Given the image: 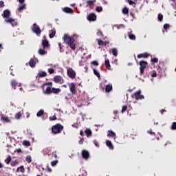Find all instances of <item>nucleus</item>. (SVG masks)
<instances>
[{"label": "nucleus", "mask_w": 176, "mask_h": 176, "mask_svg": "<svg viewBox=\"0 0 176 176\" xmlns=\"http://www.w3.org/2000/svg\"><path fill=\"white\" fill-rule=\"evenodd\" d=\"M87 19L89 21H96V20H97V16L94 13H90L87 15Z\"/></svg>", "instance_id": "obj_12"}, {"label": "nucleus", "mask_w": 176, "mask_h": 176, "mask_svg": "<svg viewBox=\"0 0 176 176\" xmlns=\"http://www.w3.org/2000/svg\"><path fill=\"white\" fill-rule=\"evenodd\" d=\"M63 12H65V13H69L70 14H72V13H74V10L71 8L65 7L63 8Z\"/></svg>", "instance_id": "obj_14"}, {"label": "nucleus", "mask_w": 176, "mask_h": 176, "mask_svg": "<svg viewBox=\"0 0 176 176\" xmlns=\"http://www.w3.org/2000/svg\"><path fill=\"white\" fill-rule=\"evenodd\" d=\"M45 94H52V85L47 87Z\"/></svg>", "instance_id": "obj_23"}, {"label": "nucleus", "mask_w": 176, "mask_h": 176, "mask_svg": "<svg viewBox=\"0 0 176 176\" xmlns=\"http://www.w3.org/2000/svg\"><path fill=\"white\" fill-rule=\"evenodd\" d=\"M96 12H98L100 13V12H102V7H101V6H98V7H96Z\"/></svg>", "instance_id": "obj_49"}, {"label": "nucleus", "mask_w": 176, "mask_h": 176, "mask_svg": "<svg viewBox=\"0 0 176 176\" xmlns=\"http://www.w3.org/2000/svg\"><path fill=\"white\" fill-rule=\"evenodd\" d=\"M19 170V171L22 173H25V169L24 168L23 166H21L17 168V171Z\"/></svg>", "instance_id": "obj_35"}, {"label": "nucleus", "mask_w": 176, "mask_h": 176, "mask_svg": "<svg viewBox=\"0 0 176 176\" xmlns=\"http://www.w3.org/2000/svg\"><path fill=\"white\" fill-rule=\"evenodd\" d=\"M32 31L36 35H39L41 34V32H42V31L41 30V28L38 25H36V23L33 24Z\"/></svg>", "instance_id": "obj_7"}, {"label": "nucleus", "mask_w": 176, "mask_h": 176, "mask_svg": "<svg viewBox=\"0 0 176 176\" xmlns=\"http://www.w3.org/2000/svg\"><path fill=\"white\" fill-rule=\"evenodd\" d=\"M57 163H58V160H54L51 162V165L52 166V167H54V166H56Z\"/></svg>", "instance_id": "obj_45"}, {"label": "nucleus", "mask_w": 176, "mask_h": 176, "mask_svg": "<svg viewBox=\"0 0 176 176\" xmlns=\"http://www.w3.org/2000/svg\"><path fill=\"white\" fill-rule=\"evenodd\" d=\"M158 21H163V14L159 13L157 15Z\"/></svg>", "instance_id": "obj_43"}, {"label": "nucleus", "mask_w": 176, "mask_h": 176, "mask_svg": "<svg viewBox=\"0 0 176 176\" xmlns=\"http://www.w3.org/2000/svg\"><path fill=\"white\" fill-rule=\"evenodd\" d=\"M149 57V54L143 53L138 55V58H148Z\"/></svg>", "instance_id": "obj_16"}, {"label": "nucleus", "mask_w": 176, "mask_h": 176, "mask_svg": "<svg viewBox=\"0 0 176 176\" xmlns=\"http://www.w3.org/2000/svg\"><path fill=\"white\" fill-rule=\"evenodd\" d=\"M46 75H47V74H46L45 72H40L38 73V76H39V78H45Z\"/></svg>", "instance_id": "obj_29"}, {"label": "nucleus", "mask_w": 176, "mask_h": 176, "mask_svg": "<svg viewBox=\"0 0 176 176\" xmlns=\"http://www.w3.org/2000/svg\"><path fill=\"white\" fill-rule=\"evenodd\" d=\"M111 52L114 57H118V50L116 48H112Z\"/></svg>", "instance_id": "obj_26"}, {"label": "nucleus", "mask_w": 176, "mask_h": 176, "mask_svg": "<svg viewBox=\"0 0 176 176\" xmlns=\"http://www.w3.org/2000/svg\"><path fill=\"white\" fill-rule=\"evenodd\" d=\"M52 93H53V94H58L61 93V89L52 88Z\"/></svg>", "instance_id": "obj_18"}, {"label": "nucleus", "mask_w": 176, "mask_h": 176, "mask_svg": "<svg viewBox=\"0 0 176 176\" xmlns=\"http://www.w3.org/2000/svg\"><path fill=\"white\" fill-rule=\"evenodd\" d=\"M38 53L40 56H45V54H47V52L45 50V48L38 49Z\"/></svg>", "instance_id": "obj_15"}, {"label": "nucleus", "mask_w": 176, "mask_h": 176, "mask_svg": "<svg viewBox=\"0 0 176 176\" xmlns=\"http://www.w3.org/2000/svg\"><path fill=\"white\" fill-rule=\"evenodd\" d=\"M63 39L65 43L67 45H69L70 43H74V42H75V38H74V36H70L69 34H64Z\"/></svg>", "instance_id": "obj_3"}, {"label": "nucleus", "mask_w": 176, "mask_h": 176, "mask_svg": "<svg viewBox=\"0 0 176 176\" xmlns=\"http://www.w3.org/2000/svg\"><path fill=\"white\" fill-rule=\"evenodd\" d=\"M63 130H64V126L61 125V124H56L52 127L53 134H60Z\"/></svg>", "instance_id": "obj_1"}, {"label": "nucleus", "mask_w": 176, "mask_h": 176, "mask_svg": "<svg viewBox=\"0 0 176 176\" xmlns=\"http://www.w3.org/2000/svg\"><path fill=\"white\" fill-rule=\"evenodd\" d=\"M18 163H19V162H17V160L11 161L10 165H11L12 167H14V166H17V164H18Z\"/></svg>", "instance_id": "obj_40"}, {"label": "nucleus", "mask_w": 176, "mask_h": 176, "mask_svg": "<svg viewBox=\"0 0 176 176\" xmlns=\"http://www.w3.org/2000/svg\"><path fill=\"white\" fill-rule=\"evenodd\" d=\"M12 162V157L9 155L6 160H5V163L6 164H9Z\"/></svg>", "instance_id": "obj_34"}, {"label": "nucleus", "mask_w": 176, "mask_h": 176, "mask_svg": "<svg viewBox=\"0 0 176 176\" xmlns=\"http://www.w3.org/2000/svg\"><path fill=\"white\" fill-rule=\"evenodd\" d=\"M128 3H129V5H135V3L133 2L132 0H127Z\"/></svg>", "instance_id": "obj_61"}, {"label": "nucleus", "mask_w": 176, "mask_h": 176, "mask_svg": "<svg viewBox=\"0 0 176 176\" xmlns=\"http://www.w3.org/2000/svg\"><path fill=\"white\" fill-rule=\"evenodd\" d=\"M54 82H55V83H59L60 85H63V83H64V79H63L61 76H55L54 77Z\"/></svg>", "instance_id": "obj_8"}, {"label": "nucleus", "mask_w": 176, "mask_h": 176, "mask_svg": "<svg viewBox=\"0 0 176 176\" xmlns=\"http://www.w3.org/2000/svg\"><path fill=\"white\" fill-rule=\"evenodd\" d=\"M171 130H176V122H174L171 126Z\"/></svg>", "instance_id": "obj_52"}, {"label": "nucleus", "mask_w": 176, "mask_h": 176, "mask_svg": "<svg viewBox=\"0 0 176 176\" xmlns=\"http://www.w3.org/2000/svg\"><path fill=\"white\" fill-rule=\"evenodd\" d=\"M49 152H50L49 148L43 149V155H49Z\"/></svg>", "instance_id": "obj_38"}, {"label": "nucleus", "mask_w": 176, "mask_h": 176, "mask_svg": "<svg viewBox=\"0 0 176 176\" xmlns=\"http://www.w3.org/2000/svg\"><path fill=\"white\" fill-rule=\"evenodd\" d=\"M1 16H2L3 19H6V20H8V19L12 18V17H10V11H9V10H5L3 12V14H1Z\"/></svg>", "instance_id": "obj_10"}, {"label": "nucleus", "mask_w": 176, "mask_h": 176, "mask_svg": "<svg viewBox=\"0 0 176 176\" xmlns=\"http://www.w3.org/2000/svg\"><path fill=\"white\" fill-rule=\"evenodd\" d=\"M48 72L50 74H54V69H53L52 68H50V69H48Z\"/></svg>", "instance_id": "obj_59"}, {"label": "nucleus", "mask_w": 176, "mask_h": 176, "mask_svg": "<svg viewBox=\"0 0 176 176\" xmlns=\"http://www.w3.org/2000/svg\"><path fill=\"white\" fill-rule=\"evenodd\" d=\"M2 8H5V2L0 1V9H2Z\"/></svg>", "instance_id": "obj_54"}, {"label": "nucleus", "mask_w": 176, "mask_h": 176, "mask_svg": "<svg viewBox=\"0 0 176 176\" xmlns=\"http://www.w3.org/2000/svg\"><path fill=\"white\" fill-rule=\"evenodd\" d=\"M16 152H17V153H21V148H17V149L16 150Z\"/></svg>", "instance_id": "obj_64"}, {"label": "nucleus", "mask_w": 176, "mask_h": 176, "mask_svg": "<svg viewBox=\"0 0 176 176\" xmlns=\"http://www.w3.org/2000/svg\"><path fill=\"white\" fill-rule=\"evenodd\" d=\"M126 110H127V106L126 105L122 106V113H123L124 112H126Z\"/></svg>", "instance_id": "obj_53"}, {"label": "nucleus", "mask_w": 176, "mask_h": 176, "mask_svg": "<svg viewBox=\"0 0 176 176\" xmlns=\"http://www.w3.org/2000/svg\"><path fill=\"white\" fill-rule=\"evenodd\" d=\"M10 83L12 87H14V90H16V86H17V81H16V80H12Z\"/></svg>", "instance_id": "obj_27"}, {"label": "nucleus", "mask_w": 176, "mask_h": 176, "mask_svg": "<svg viewBox=\"0 0 176 176\" xmlns=\"http://www.w3.org/2000/svg\"><path fill=\"white\" fill-rule=\"evenodd\" d=\"M1 118L3 122H6V123H10V119H9V117L2 115Z\"/></svg>", "instance_id": "obj_19"}, {"label": "nucleus", "mask_w": 176, "mask_h": 176, "mask_svg": "<svg viewBox=\"0 0 176 176\" xmlns=\"http://www.w3.org/2000/svg\"><path fill=\"white\" fill-rule=\"evenodd\" d=\"M81 155H82V159H85V160H87V159H89V157L90 156L89 151H87L86 150H82L81 151Z\"/></svg>", "instance_id": "obj_11"}, {"label": "nucleus", "mask_w": 176, "mask_h": 176, "mask_svg": "<svg viewBox=\"0 0 176 176\" xmlns=\"http://www.w3.org/2000/svg\"><path fill=\"white\" fill-rule=\"evenodd\" d=\"M52 156H54V157H55V159H57L58 156L57 155V151H54L52 153Z\"/></svg>", "instance_id": "obj_60"}, {"label": "nucleus", "mask_w": 176, "mask_h": 176, "mask_svg": "<svg viewBox=\"0 0 176 176\" xmlns=\"http://www.w3.org/2000/svg\"><path fill=\"white\" fill-rule=\"evenodd\" d=\"M41 45L43 49H46V47H50V45L49 44V41L47 40H43Z\"/></svg>", "instance_id": "obj_13"}, {"label": "nucleus", "mask_w": 176, "mask_h": 176, "mask_svg": "<svg viewBox=\"0 0 176 176\" xmlns=\"http://www.w3.org/2000/svg\"><path fill=\"white\" fill-rule=\"evenodd\" d=\"M25 6H26L25 3H21L17 9L18 12H21V11L24 10V9H27V8Z\"/></svg>", "instance_id": "obj_17"}, {"label": "nucleus", "mask_w": 176, "mask_h": 176, "mask_svg": "<svg viewBox=\"0 0 176 176\" xmlns=\"http://www.w3.org/2000/svg\"><path fill=\"white\" fill-rule=\"evenodd\" d=\"M140 65V76H142L144 74H145V69L148 67V62L145 60H140L139 62Z\"/></svg>", "instance_id": "obj_2"}, {"label": "nucleus", "mask_w": 176, "mask_h": 176, "mask_svg": "<svg viewBox=\"0 0 176 176\" xmlns=\"http://www.w3.org/2000/svg\"><path fill=\"white\" fill-rule=\"evenodd\" d=\"M106 145L109 149H113V145L112 144V142H111V140H106Z\"/></svg>", "instance_id": "obj_21"}, {"label": "nucleus", "mask_w": 176, "mask_h": 176, "mask_svg": "<svg viewBox=\"0 0 176 176\" xmlns=\"http://www.w3.org/2000/svg\"><path fill=\"white\" fill-rule=\"evenodd\" d=\"M122 13L124 14H129V8L127 7H125L122 9Z\"/></svg>", "instance_id": "obj_37"}, {"label": "nucleus", "mask_w": 176, "mask_h": 176, "mask_svg": "<svg viewBox=\"0 0 176 176\" xmlns=\"http://www.w3.org/2000/svg\"><path fill=\"white\" fill-rule=\"evenodd\" d=\"M91 64H92V65H94L95 67H98V62H97L96 60L91 62Z\"/></svg>", "instance_id": "obj_51"}, {"label": "nucleus", "mask_w": 176, "mask_h": 176, "mask_svg": "<svg viewBox=\"0 0 176 176\" xmlns=\"http://www.w3.org/2000/svg\"><path fill=\"white\" fill-rule=\"evenodd\" d=\"M35 60H34V59H30V62H29V65L30 66V67H35Z\"/></svg>", "instance_id": "obj_36"}, {"label": "nucleus", "mask_w": 176, "mask_h": 176, "mask_svg": "<svg viewBox=\"0 0 176 176\" xmlns=\"http://www.w3.org/2000/svg\"><path fill=\"white\" fill-rule=\"evenodd\" d=\"M44 113H45V111L43 109H41L37 112L36 116L37 118H41V116H42Z\"/></svg>", "instance_id": "obj_32"}, {"label": "nucleus", "mask_w": 176, "mask_h": 176, "mask_svg": "<svg viewBox=\"0 0 176 176\" xmlns=\"http://www.w3.org/2000/svg\"><path fill=\"white\" fill-rule=\"evenodd\" d=\"M97 35L98 36H101L102 38V36H104V34H102V32L101 30H98Z\"/></svg>", "instance_id": "obj_47"}, {"label": "nucleus", "mask_w": 176, "mask_h": 176, "mask_svg": "<svg viewBox=\"0 0 176 176\" xmlns=\"http://www.w3.org/2000/svg\"><path fill=\"white\" fill-rule=\"evenodd\" d=\"M157 61H159V59H157V58H151V63H157Z\"/></svg>", "instance_id": "obj_56"}, {"label": "nucleus", "mask_w": 176, "mask_h": 176, "mask_svg": "<svg viewBox=\"0 0 176 176\" xmlns=\"http://www.w3.org/2000/svg\"><path fill=\"white\" fill-rule=\"evenodd\" d=\"M4 21H6V23L11 24L12 27L17 26V21L13 18H8V19H5Z\"/></svg>", "instance_id": "obj_6"}, {"label": "nucleus", "mask_w": 176, "mask_h": 176, "mask_svg": "<svg viewBox=\"0 0 176 176\" xmlns=\"http://www.w3.org/2000/svg\"><path fill=\"white\" fill-rule=\"evenodd\" d=\"M15 118L16 119H20V118H21V113H17L16 115H15Z\"/></svg>", "instance_id": "obj_57"}, {"label": "nucleus", "mask_w": 176, "mask_h": 176, "mask_svg": "<svg viewBox=\"0 0 176 176\" xmlns=\"http://www.w3.org/2000/svg\"><path fill=\"white\" fill-rule=\"evenodd\" d=\"M67 74L70 79H75L76 78V72L72 68H69L67 70Z\"/></svg>", "instance_id": "obj_4"}, {"label": "nucleus", "mask_w": 176, "mask_h": 176, "mask_svg": "<svg viewBox=\"0 0 176 176\" xmlns=\"http://www.w3.org/2000/svg\"><path fill=\"white\" fill-rule=\"evenodd\" d=\"M56 35V30H51L50 33L49 34L50 38H54V36Z\"/></svg>", "instance_id": "obj_28"}, {"label": "nucleus", "mask_w": 176, "mask_h": 176, "mask_svg": "<svg viewBox=\"0 0 176 176\" xmlns=\"http://www.w3.org/2000/svg\"><path fill=\"white\" fill-rule=\"evenodd\" d=\"M94 144L96 148H100V144H98V141H97V140H94Z\"/></svg>", "instance_id": "obj_46"}, {"label": "nucleus", "mask_w": 176, "mask_h": 176, "mask_svg": "<svg viewBox=\"0 0 176 176\" xmlns=\"http://www.w3.org/2000/svg\"><path fill=\"white\" fill-rule=\"evenodd\" d=\"M116 133H115V132L112 131H108V134H107V137H116Z\"/></svg>", "instance_id": "obj_30"}, {"label": "nucleus", "mask_w": 176, "mask_h": 176, "mask_svg": "<svg viewBox=\"0 0 176 176\" xmlns=\"http://www.w3.org/2000/svg\"><path fill=\"white\" fill-rule=\"evenodd\" d=\"M86 3L88 5V6H93V5H94V2L91 0L87 1Z\"/></svg>", "instance_id": "obj_39"}, {"label": "nucleus", "mask_w": 176, "mask_h": 176, "mask_svg": "<svg viewBox=\"0 0 176 176\" xmlns=\"http://www.w3.org/2000/svg\"><path fill=\"white\" fill-rule=\"evenodd\" d=\"M79 145H83V138H80V140L78 141Z\"/></svg>", "instance_id": "obj_62"}, {"label": "nucleus", "mask_w": 176, "mask_h": 176, "mask_svg": "<svg viewBox=\"0 0 176 176\" xmlns=\"http://www.w3.org/2000/svg\"><path fill=\"white\" fill-rule=\"evenodd\" d=\"M94 71V75H96V76H97V78H100V73L98 72H97V70H96V69H93Z\"/></svg>", "instance_id": "obj_41"}, {"label": "nucleus", "mask_w": 176, "mask_h": 176, "mask_svg": "<svg viewBox=\"0 0 176 176\" xmlns=\"http://www.w3.org/2000/svg\"><path fill=\"white\" fill-rule=\"evenodd\" d=\"M50 120H57V117L56 116V115L51 116L49 118Z\"/></svg>", "instance_id": "obj_55"}, {"label": "nucleus", "mask_w": 176, "mask_h": 176, "mask_svg": "<svg viewBox=\"0 0 176 176\" xmlns=\"http://www.w3.org/2000/svg\"><path fill=\"white\" fill-rule=\"evenodd\" d=\"M85 133L88 138L91 137V130L89 129H86V130L85 131Z\"/></svg>", "instance_id": "obj_25"}, {"label": "nucleus", "mask_w": 176, "mask_h": 176, "mask_svg": "<svg viewBox=\"0 0 176 176\" xmlns=\"http://www.w3.org/2000/svg\"><path fill=\"white\" fill-rule=\"evenodd\" d=\"M156 76H157L156 72H154L153 73V74H152V77H153V78H156Z\"/></svg>", "instance_id": "obj_63"}, {"label": "nucleus", "mask_w": 176, "mask_h": 176, "mask_svg": "<svg viewBox=\"0 0 176 176\" xmlns=\"http://www.w3.org/2000/svg\"><path fill=\"white\" fill-rule=\"evenodd\" d=\"M111 90H112V84H108L107 85H106V87H105L106 93H109Z\"/></svg>", "instance_id": "obj_20"}, {"label": "nucleus", "mask_w": 176, "mask_h": 176, "mask_svg": "<svg viewBox=\"0 0 176 176\" xmlns=\"http://www.w3.org/2000/svg\"><path fill=\"white\" fill-rule=\"evenodd\" d=\"M69 87L72 94H76V84L75 82L70 83Z\"/></svg>", "instance_id": "obj_9"}, {"label": "nucleus", "mask_w": 176, "mask_h": 176, "mask_svg": "<svg viewBox=\"0 0 176 176\" xmlns=\"http://www.w3.org/2000/svg\"><path fill=\"white\" fill-rule=\"evenodd\" d=\"M168 28H170V24L166 23L164 25V30H168Z\"/></svg>", "instance_id": "obj_50"}, {"label": "nucleus", "mask_w": 176, "mask_h": 176, "mask_svg": "<svg viewBox=\"0 0 176 176\" xmlns=\"http://www.w3.org/2000/svg\"><path fill=\"white\" fill-rule=\"evenodd\" d=\"M147 133H148V134H151V135H156V133L155 132H153L152 130H148Z\"/></svg>", "instance_id": "obj_58"}, {"label": "nucleus", "mask_w": 176, "mask_h": 176, "mask_svg": "<svg viewBox=\"0 0 176 176\" xmlns=\"http://www.w3.org/2000/svg\"><path fill=\"white\" fill-rule=\"evenodd\" d=\"M98 45H99V46H107V41L98 39Z\"/></svg>", "instance_id": "obj_24"}, {"label": "nucleus", "mask_w": 176, "mask_h": 176, "mask_svg": "<svg viewBox=\"0 0 176 176\" xmlns=\"http://www.w3.org/2000/svg\"><path fill=\"white\" fill-rule=\"evenodd\" d=\"M25 160L26 162H28V163H31V162H32V160L31 159V156L30 155H28L25 157Z\"/></svg>", "instance_id": "obj_44"}, {"label": "nucleus", "mask_w": 176, "mask_h": 176, "mask_svg": "<svg viewBox=\"0 0 176 176\" xmlns=\"http://www.w3.org/2000/svg\"><path fill=\"white\" fill-rule=\"evenodd\" d=\"M58 46L60 48V52L63 53V52H64V49L63 48V44H61V43H58Z\"/></svg>", "instance_id": "obj_48"}, {"label": "nucleus", "mask_w": 176, "mask_h": 176, "mask_svg": "<svg viewBox=\"0 0 176 176\" xmlns=\"http://www.w3.org/2000/svg\"><path fill=\"white\" fill-rule=\"evenodd\" d=\"M69 47L72 49V50H75L76 49V44H75V42L71 43L70 44H68Z\"/></svg>", "instance_id": "obj_33"}, {"label": "nucleus", "mask_w": 176, "mask_h": 176, "mask_svg": "<svg viewBox=\"0 0 176 176\" xmlns=\"http://www.w3.org/2000/svg\"><path fill=\"white\" fill-rule=\"evenodd\" d=\"M128 36L131 41H135V35L131 34V32H128Z\"/></svg>", "instance_id": "obj_31"}, {"label": "nucleus", "mask_w": 176, "mask_h": 176, "mask_svg": "<svg viewBox=\"0 0 176 176\" xmlns=\"http://www.w3.org/2000/svg\"><path fill=\"white\" fill-rule=\"evenodd\" d=\"M104 65L107 69L111 70V64L109 63V60L106 59L104 60Z\"/></svg>", "instance_id": "obj_22"}, {"label": "nucleus", "mask_w": 176, "mask_h": 176, "mask_svg": "<svg viewBox=\"0 0 176 176\" xmlns=\"http://www.w3.org/2000/svg\"><path fill=\"white\" fill-rule=\"evenodd\" d=\"M23 145H25V146H30L31 145V143H30V142H28V140H24L23 142Z\"/></svg>", "instance_id": "obj_42"}, {"label": "nucleus", "mask_w": 176, "mask_h": 176, "mask_svg": "<svg viewBox=\"0 0 176 176\" xmlns=\"http://www.w3.org/2000/svg\"><path fill=\"white\" fill-rule=\"evenodd\" d=\"M133 98H135V100H144V97L143 95H141V91H137L134 93V95L132 96Z\"/></svg>", "instance_id": "obj_5"}]
</instances>
